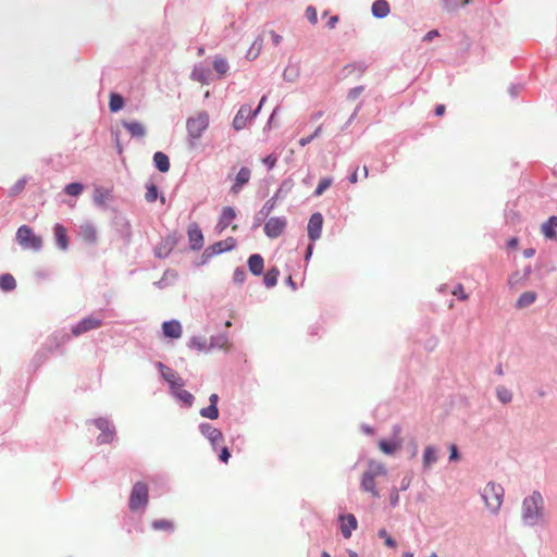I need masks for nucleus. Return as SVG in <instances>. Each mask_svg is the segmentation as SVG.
Wrapping results in <instances>:
<instances>
[{"label":"nucleus","instance_id":"obj_40","mask_svg":"<svg viewBox=\"0 0 557 557\" xmlns=\"http://www.w3.org/2000/svg\"><path fill=\"white\" fill-rule=\"evenodd\" d=\"M377 535L380 539L384 540V544L389 548H396L397 543L396 541L388 534V532L385 529H381L377 532Z\"/></svg>","mask_w":557,"mask_h":557},{"label":"nucleus","instance_id":"obj_38","mask_svg":"<svg viewBox=\"0 0 557 557\" xmlns=\"http://www.w3.org/2000/svg\"><path fill=\"white\" fill-rule=\"evenodd\" d=\"M200 414L203 418L215 420V419L219 418V409H218V407L215 405H210L207 408H202L200 410Z\"/></svg>","mask_w":557,"mask_h":557},{"label":"nucleus","instance_id":"obj_29","mask_svg":"<svg viewBox=\"0 0 557 557\" xmlns=\"http://www.w3.org/2000/svg\"><path fill=\"white\" fill-rule=\"evenodd\" d=\"M535 299H536V294L534 292L522 293L517 300V307L525 308V307L532 305L535 301Z\"/></svg>","mask_w":557,"mask_h":557},{"label":"nucleus","instance_id":"obj_34","mask_svg":"<svg viewBox=\"0 0 557 557\" xmlns=\"http://www.w3.org/2000/svg\"><path fill=\"white\" fill-rule=\"evenodd\" d=\"M173 393L180 400H182L187 406L193 405L194 396L189 392L183 389L182 387H176L175 389H173Z\"/></svg>","mask_w":557,"mask_h":557},{"label":"nucleus","instance_id":"obj_24","mask_svg":"<svg viewBox=\"0 0 557 557\" xmlns=\"http://www.w3.org/2000/svg\"><path fill=\"white\" fill-rule=\"evenodd\" d=\"M372 14L377 18H383L389 13V4L386 0H376L372 4Z\"/></svg>","mask_w":557,"mask_h":557},{"label":"nucleus","instance_id":"obj_51","mask_svg":"<svg viewBox=\"0 0 557 557\" xmlns=\"http://www.w3.org/2000/svg\"><path fill=\"white\" fill-rule=\"evenodd\" d=\"M246 278V273L244 270L242 269H237L235 272H234V281L236 283H243Z\"/></svg>","mask_w":557,"mask_h":557},{"label":"nucleus","instance_id":"obj_33","mask_svg":"<svg viewBox=\"0 0 557 557\" xmlns=\"http://www.w3.org/2000/svg\"><path fill=\"white\" fill-rule=\"evenodd\" d=\"M213 69L216 71L220 77L224 76L228 71V63L226 59L216 57L213 61Z\"/></svg>","mask_w":557,"mask_h":557},{"label":"nucleus","instance_id":"obj_2","mask_svg":"<svg viewBox=\"0 0 557 557\" xmlns=\"http://www.w3.org/2000/svg\"><path fill=\"white\" fill-rule=\"evenodd\" d=\"M544 503L540 492H533L522 503V519L529 525H535L543 520Z\"/></svg>","mask_w":557,"mask_h":557},{"label":"nucleus","instance_id":"obj_6","mask_svg":"<svg viewBox=\"0 0 557 557\" xmlns=\"http://www.w3.org/2000/svg\"><path fill=\"white\" fill-rule=\"evenodd\" d=\"M17 243L28 249L39 250L42 246L40 236L34 234L33 230L27 225H22L16 232Z\"/></svg>","mask_w":557,"mask_h":557},{"label":"nucleus","instance_id":"obj_45","mask_svg":"<svg viewBox=\"0 0 557 557\" xmlns=\"http://www.w3.org/2000/svg\"><path fill=\"white\" fill-rule=\"evenodd\" d=\"M145 198L148 202H153L158 198V189L157 186L151 184L147 187V191Z\"/></svg>","mask_w":557,"mask_h":557},{"label":"nucleus","instance_id":"obj_23","mask_svg":"<svg viewBox=\"0 0 557 557\" xmlns=\"http://www.w3.org/2000/svg\"><path fill=\"white\" fill-rule=\"evenodd\" d=\"M263 267H264V262H263V258L256 253V255H251L248 259V268H249V271L253 274V275H260L263 271Z\"/></svg>","mask_w":557,"mask_h":557},{"label":"nucleus","instance_id":"obj_13","mask_svg":"<svg viewBox=\"0 0 557 557\" xmlns=\"http://www.w3.org/2000/svg\"><path fill=\"white\" fill-rule=\"evenodd\" d=\"M250 177L251 170L247 166H243L234 178V183L231 186V191L235 195L238 194L243 189V187L249 183Z\"/></svg>","mask_w":557,"mask_h":557},{"label":"nucleus","instance_id":"obj_3","mask_svg":"<svg viewBox=\"0 0 557 557\" xmlns=\"http://www.w3.org/2000/svg\"><path fill=\"white\" fill-rule=\"evenodd\" d=\"M209 114L206 111L197 112L187 120L186 128L190 146H195L196 140L202 136L209 126Z\"/></svg>","mask_w":557,"mask_h":557},{"label":"nucleus","instance_id":"obj_60","mask_svg":"<svg viewBox=\"0 0 557 557\" xmlns=\"http://www.w3.org/2000/svg\"><path fill=\"white\" fill-rule=\"evenodd\" d=\"M337 22H338V16L337 15L331 16L329 22H327V27L331 28V29L334 28L336 26Z\"/></svg>","mask_w":557,"mask_h":557},{"label":"nucleus","instance_id":"obj_48","mask_svg":"<svg viewBox=\"0 0 557 557\" xmlns=\"http://www.w3.org/2000/svg\"><path fill=\"white\" fill-rule=\"evenodd\" d=\"M96 426L102 431H109L110 430V423L108 420L103 418H99L95 421Z\"/></svg>","mask_w":557,"mask_h":557},{"label":"nucleus","instance_id":"obj_22","mask_svg":"<svg viewBox=\"0 0 557 557\" xmlns=\"http://www.w3.org/2000/svg\"><path fill=\"white\" fill-rule=\"evenodd\" d=\"M235 246H236L235 238L228 237L224 240H220V242L213 244L210 247V249L212 250L213 253H221V252H225V251H230V250L234 249Z\"/></svg>","mask_w":557,"mask_h":557},{"label":"nucleus","instance_id":"obj_10","mask_svg":"<svg viewBox=\"0 0 557 557\" xmlns=\"http://www.w3.org/2000/svg\"><path fill=\"white\" fill-rule=\"evenodd\" d=\"M158 368L161 372L162 377L169 383L172 391L175 389L176 387L184 386V381L178 375L177 372H175L171 368L164 366L162 362L158 363Z\"/></svg>","mask_w":557,"mask_h":557},{"label":"nucleus","instance_id":"obj_30","mask_svg":"<svg viewBox=\"0 0 557 557\" xmlns=\"http://www.w3.org/2000/svg\"><path fill=\"white\" fill-rule=\"evenodd\" d=\"M496 397L503 404H509L512 400V392L504 386L499 385L496 387Z\"/></svg>","mask_w":557,"mask_h":557},{"label":"nucleus","instance_id":"obj_56","mask_svg":"<svg viewBox=\"0 0 557 557\" xmlns=\"http://www.w3.org/2000/svg\"><path fill=\"white\" fill-rule=\"evenodd\" d=\"M230 457H231V454H230L227 447H223L221 449V454L219 456L220 460L226 463L228 461Z\"/></svg>","mask_w":557,"mask_h":557},{"label":"nucleus","instance_id":"obj_53","mask_svg":"<svg viewBox=\"0 0 557 557\" xmlns=\"http://www.w3.org/2000/svg\"><path fill=\"white\" fill-rule=\"evenodd\" d=\"M25 184H26V181H25V180H21V181H18V182L14 185V187L12 188L11 193H12V194H14V195L18 194L20 191H22V190L24 189Z\"/></svg>","mask_w":557,"mask_h":557},{"label":"nucleus","instance_id":"obj_32","mask_svg":"<svg viewBox=\"0 0 557 557\" xmlns=\"http://www.w3.org/2000/svg\"><path fill=\"white\" fill-rule=\"evenodd\" d=\"M280 275V271L276 268H272L268 270V272L264 274L263 282L267 287H273L277 283V278Z\"/></svg>","mask_w":557,"mask_h":557},{"label":"nucleus","instance_id":"obj_16","mask_svg":"<svg viewBox=\"0 0 557 557\" xmlns=\"http://www.w3.org/2000/svg\"><path fill=\"white\" fill-rule=\"evenodd\" d=\"M79 236L87 244H95L97 242V230L89 223L85 222L79 226Z\"/></svg>","mask_w":557,"mask_h":557},{"label":"nucleus","instance_id":"obj_46","mask_svg":"<svg viewBox=\"0 0 557 557\" xmlns=\"http://www.w3.org/2000/svg\"><path fill=\"white\" fill-rule=\"evenodd\" d=\"M306 16L311 24L314 25L318 23L317 10L313 7H308L306 9Z\"/></svg>","mask_w":557,"mask_h":557},{"label":"nucleus","instance_id":"obj_57","mask_svg":"<svg viewBox=\"0 0 557 557\" xmlns=\"http://www.w3.org/2000/svg\"><path fill=\"white\" fill-rule=\"evenodd\" d=\"M270 36L272 38L273 45L278 46L282 41V36L276 34L274 30H270Z\"/></svg>","mask_w":557,"mask_h":557},{"label":"nucleus","instance_id":"obj_49","mask_svg":"<svg viewBox=\"0 0 557 557\" xmlns=\"http://www.w3.org/2000/svg\"><path fill=\"white\" fill-rule=\"evenodd\" d=\"M113 431L109 430V431H102L101 434L99 435L98 440L101 442V443H109L112 441L113 438Z\"/></svg>","mask_w":557,"mask_h":557},{"label":"nucleus","instance_id":"obj_35","mask_svg":"<svg viewBox=\"0 0 557 557\" xmlns=\"http://www.w3.org/2000/svg\"><path fill=\"white\" fill-rule=\"evenodd\" d=\"M124 106V99L119 94H111L110 101H109V108L112 112H117L121 110Z\"/></svg>","mask_w":557,"mask_h":557},{"label":"nucleus","instance_id":"obj_15","mask_svg":"<svg viewBox=\"0 0 557 557\" xmlns=\"http://www.w3.org/2000/svg\"><path fill=\"white\" fill-rule=\"evenodd\" d=\"M236 218V212L232 207H224L222 209L219 222L215 226L219 234L224 232Z\"/></svg>","mask_w":557,"mask_h":557},{"label":"nucleus","instance_id":"obj_5","mask_svg":"<svg viewBox=\"0 0 557 557\" xmlns=\"http://www.w3.org/2000/svg\"><path fill=\"white\" fill-rule=\"evenodd\" d=\"M148 504V486L144 482H136L129 496V509L136 511L144 509Z\"/></svg>","mask_w":557,"mask_h":557},{"label":"nucleus","instance_id":"obj_61","mask_svg":"<svg viewBox=\"0 0 557 557\" xmlns=\"http://www.w3.org/2000/svg\"><path fill=\"white\" fill-rule=\"evenodd\" d=\"M518 245V239L517 238H511L508 240V247L510 248H516Z\"/></svg>","mask_w":557,"mask_h":557},{"label":"nucleus","instance_id":"obj_25","mask_svg":"<svg viewBox=\"0 0 557 557\" xmlns=\"http://www.w3.org/2000/svg\"><path fill=\"white\" fill-rule=\"evenodd\" d=\"M210 70L206 66L199 65L195 66L191 72V79L199 82L201 84H207L210 78Z\"/></svg>","mask_w":557,"mask_h":557},{"label":"nucleus","instance_id":"obj_17","mask_svg":"<svg viewBox=\"0 0 557 557\" xmlns=\"http://www.w3.org/2000/svg\"><path fill=\"white\" fill-rule=\"evenodd\" d=\"M164 336L170 338H180L182 336V325L178 321H166L162 324Z\"/></svg>","mask_w":557,"mask_h":557},{"label":"nucleus","instance_id":"obj_21","mask_svg":"<svg viewBox=\"0 0 557 557\" xmlns=\"http://www.w3.org/2000/svg\"><path fill=\"white\" fill-rule=\"evenodd\" d=\"M123 126L132 137H144L146 135L145 125L137 121L123 122Z\"/></svg>","mask_w":557,"mask_h":557},{"label":"nucleus","instance_id":"obj_42","mask_svg":"<svg viewBox=\"0 0 557 557\" xmlns=\"http://www.w3.org/2000/svg\"><path fill=\"white\" fill-rule=\"evenodd\" d=\"M84 187L81 183H71L65 186V193L70 196H78L82 194Z\"/></svg>","mask_w":557,"mask_h":557},{"label":"nucleus","instance_id":"obj_59","mask_svg":"<svg viewBox=\"0 0 557 557\" xmlns=\"http://www.w3.org/2000/svg\"><path fill=\"white\" fill-rule=\"evenodd\" d=\"M446 108L444 104H437L435 107V115L436 116H443L445 114Z\"/></svg>","mask_w":557,"mask_h":557},{"label":"nucleus","instance_id":"obj_26","mask_svg":"<svg viewBox=\"0 0 557 557\" xmlns=\"http://www.w3.org/2000/svg\"><path fill=\"white\" fill-rule=\"evenodd\" d=\"M153 162H154V165L157 166V169L162 173H165L170 170L169 157L161 151H157L153 154Z\"/></svg>","mask_w":557,"mask_h":557},{"label":"nucleus","instance_id":"obj_19","mask_svg":"<svg viewBox=\"0 0 557 557\" xmlns=\"http://www.w3.org/2000/svg\"><path fill=\"white\" fill-rule=\"evenodd\" d=\"M53 233L58 247L62 250H66L69 247L66 228L61 224H55L53 227Z\"/></svg>","mask_w":557,"mask_h":557},{"label":"nucleus","instance_id":"obj_20","mask_svg":"<svg viewBox=\"0 0 557 557\" xmlns=\"http://www.w3.org/2000/svg\"><path fill=\"white\" fill-rule=\"evenodd\" d=\"M555 227H557V215H553L544 222L541 226V231L546 238L556 239L557 232L555 231Z\"/></svg>","mask_w":557,"mask_h":557},{"label":"nucleus","instance_id":"obj_44","mask_svg":"<svg viewBox=\"0 0 557 557\" xmlns=\"http://www.w3.org/2000/svg\"><path fill=\"white\" fill-rule=\"evenodd\" d=\"M451 294L462 301L468 300L469 298V295L463 289V285L460 283L454 287Z\"/></svg>","mask_w":557,"mask_h":557},{"label":"nucleus","instance_id":"obj_55","mask_svg":"<svg viewBox=\"0 0 557 557\" xmlns=\"http://www.w3.org/2000/svg\"><path fill=\"white\" fill-rule=\"evenodd\" d=\"M449 450H450L449 460H454V461L459 460L458 449H457V446L455 444H451L449 446Z\"/></svg>","mask_w":557,"mask_h":557},{"label":"nucleus","instance_id":"obj_8","mask_svg":"<svg viewBox=\"0 0 557 557\" xmlns=\"http://www.w3.org/2000/svg\"><path fill=\"white\" fill-rule=\"evenodd\" d=\"M287 226V220L284 216L270 218L264 224V233L270 238H276L283 234Z\"/></svg>","mask_w":557,"mask_h":557},{"label":"nucleus","instance_id":"obj_63","mask_svg":"<svg viewBox=\"0 0 557 557\" xmlns=\"http://www.w3.org/2000/svg\"><path fill=\"white\" fill-rule=\"evenodd\" d=\"M218 399H219L218 395L216 394H212L210 396V398H209L210 405H215L216 406Z\"/></svg>","mask_w":557,"mask_h":557},{"label":"nucleus","instance_id":"obj_54","mask_svg":"<svg viewBox=\"0 0 557 557\" xmlns=\"http://www.w3.org/2000/svg\"><path fill=\"white\" fill-rule=\"evenodd\" d=\"M274 206H275V202L273 200H269L263 206V208L261 210V213H263L265 215L270 214V212L274 209Z\"/></svg>","mask_w":557,"mask_h":557},{"label":"nucleus","instance_id":"obj_41","mask_svg":"<svg viewBox=\"0 0 557 557\" xmlns=\"http://www.w3.org/2000/svg\"><path fill=\"white\" fill-rule=\"evenodd\" d=\"M469 3V0H443V5L447 11H454L459 5H466Z\"/></svg>","mask_w":557,"mask_h":557},{"label":"nucleus","instance_id":"obj_50","mask_svg":"<svg viewBox=\"0 0 557 557\" xmlns=\"http://www.w3.org/2000/svg\"><path fill=\"white\" fill-rule=\"evenodd\" d=\"M277 158L274 154L267 156L262 162L268 166V169H273L276 164Z\"/></svg>","mask_w":557,"mask_h":557},{"label":"nucleus","instance_id":"obj_47","mask_svg":"<svg viewBox=\"0 0 557 557\" xmlns=\"http://www.w3.org/2000/svg\"><path fill=\"white\" fill-rule=\"evenodd\" d=\"M321 129H322V127H321V126H319V127L314 131V133H313L312 135L307 136V137H302V138L299 140V145H300V146H302V147H304V146H306V145H308V144L313 139V138H315L317 136H319V134L321 133Z\"/></svg>","mask_w":557,"mask_h":557},{"label":"nucleus","instance_id":"obj_36","mask_svg":"<svg viewBox=\"0 0 557 557\" xmlns=\"http://www.w3.org/2000/svg\"><path fill=\"white\" fill-rule=\"evenodd\" d=\"M152 528L154 530H161V531H166V532H173L174 530V524L172 521L168 520V519H159V520H154L152 522Z\"/></svg>","mask_w":557,"mask_h":557},{"label":"nucleus","instance_id":"obj_37","mask_svg":"<svg viewBox=\"0 0 557 557\" xmlns=\"http://www.w3.org/2000/svg\"><path fill=\"white\" fill-rule=\"evenodd\" d=\"M16 286L15 278L11 274L0 276V287L3 290H12Z\"/></svg>","mask_w":557,"mask_h":557},{"label":"nucleus","instance_id":"obj_64","mask_svg":"<svg viewBox=\"0 0 557 557\" xmlns=\"http://www.w3.org/2000/svg\"><path fill=\"white\" fill-rule=\"evenodd\" d=\"M410 484V479H404L403 482H401V488L403 490H406Z\"/></svg>","mask_w":557,"mask_h":557},{"label":"nucleus","instance_id":"obj_9","mask_svg":"<svg viewBox=\"0 0 557 557\" xmlns=\"http://www.w3.org/2000/svg\"><path fill=\"white\" fill-rule=\"evenodd\" d=\"M102 325V320L97 317H88L81 320L76 325L72 327V334L79 336L91 330L99 329Z\"/></svg>","mask_w":557,"mask_h":557},{"label":"nucleus","instance_id":"obj_39","mask_svg":"<svg viewBox=\"0 0 557 557\" xmlns=\"http://www.w3.org/2000/svg\"><path fill=\"white\" fill-rule=\"evenodd\" d=\"M262 49V39L261 38H257L251 47L249 48L248 52H247V57L250 58V59H256L260 51Z\"/></svg>","mask_w":557,"mask_h":557},{"label":"nucleus","instance_id":"obj_12","mask_svg":"<svg viewBox=\"0 0 557 557\" xmlns=\"http://www.w3.org/2000/svg\"><path fill=\"white\" fill-rule=\"evenodd\" d=\"M322 224H323V216L321 213L317 212L313 213L308 223V236L311 240H317L321 236L322 231Z\"/></svg>","mask_w":557,"mask_h":557},{"label":"nucleus","instance_id":"obj_28","mask_svg":"<svg viewBox=\"0 0 557 557\" xmlns=\"http://www.w3.org/2000/svg\"><path fill=\"white\" fill-rule=\"evenodd\" d=\"M423 467L425 469L430 468L437 461L436 449L432 446H426L423 451Z\"/></svg>","mask_w":557,"mask_h":557},{"label":"nucleus","instance_id":"obj_27","mask_svg":"<svg viewBox=\"0 0 557 557\" xmlns=\"http://www.w3.org/2000/svg\"><path fill=\"white\" fill-rule=\"evenodd\" d=\"M401 446V442L400 441H386V440H381L379 442V447L380 449L386 454V455H393L395 454Z\"/></svg>","mask_w":557,"mask_h":557},{"label":"nucleus","instance_id":"obj_1","mask_svg":"<svg viewBox=\"0 0 557 557\" xmlns=\"http://www.w3.org/2000/svg\"><path fill=\"white\" fill-rule=\"evenodd\" d=\"M386 476L387 470L382 462L375 460L369 461L368 468L361 476V490L366 493L371 494L372 497L379 498V480L386 479Z\"/></svg>","mask_w":557,"mask_h":557},{"label":"nucleus","instance_id":"obj_4","mask_svg":"<svg viewBox=\"0 0 557 557\" xmlns=\"http://www.w3.org/2000/svg\"><path fill=\"white\" fill-rule=\"evenodd\" d=\"M504 487L495 482H488L482 491V497L484 499L486 508L492 513H497L500 509L504 498Z\"/></svg>","mask_w":557,"mask_h":557},{"label":"nucleus","instance_id":"obj_62","mask_svg":"<svg viewBox=\"0 0 557 557\" xmlns=\"http://www.w3.org/2000/svg\"><path fill=\"white\" fill-rule=\"evenodd\" d=\"M349 182L356 184L358 182L357 170L349 176Z\"/></svg>","mask_w":557,"mask_h":557},{"label":"nucleus","instance_id":"obj_43","mask_svg":"<svg viewBox=\"0 0 557 557\" xmlns=\"http://www.w3.org/2000/svg\"><path fill=\"white\" fill-rule=\"evenodd\" d=\"M332 184V178L330 177H324L322 180H320L315 190H314V195L315 196H321Z\"/></svg>","mask_w":557,"mask_h":557},{"label":"nucleus","instance_id":"obj_58","mask_svg":"<svg viewBox=\"0 0 557 557\" xmlns=\"http://www.w3.org/2000/svg\"><path fill=\"white\" fill-rule=\"evenodd\" d=\"M440 36L438 32L436 29L430 30L426 33V35L423 37V40L431 41L433 38Z\"/></svg>","mask_w":557,"mask_h":557},{"label":"nucleus","instance_id":"obj_11","mask_svg":"<svg viewBox=\"0 0 557 557\" xmlns=\"http://www.w3.org/2000/svg\"><path fill=\"white\" fill-rule=\"evenodd\" d=\"M200 431L202 435H205L210 441L214 448H216L224 441L222 432L209 423L200 424Z\"/></svg>","mask_w":557,"mask_h":557},{"label":"nucleus","instance_id":"obj_18","mask_svg":"<svg viewBox=\"0 0 557 557\" xmlns=\"http://www.w3.org/2000/svg\"><path fill=\"white\" fill-rule=\"evenodd\" d=\"M341 531L345 539L351 536V532L357 528V520L354 515L341 517Z\"/></svg>","mask_w":557,"mask_h":557},{"label":"nucleus","instance_id":"obj_14","mask_svg":"<svg viewBox=\"0 0 557 557\" xmlns=\"http://www.w3.org/2000/svg\"><path fill=\"white\" fill-rule=\"evenodd\" d=\"M187 234H188L190 248L193 250H200L203 246V235H202V232H201L200 227L198 226V224L191 223L188 226Z\"/></svg>","mask_w":557,"mask_h":557},{"label":"nucleus","instance_id":"obj_7","mask_svg":"<svg viewBox=\"0 0 557 557\" xmlns=\"http://www.w3.org/2000/svg\"><path fill=\"white\" fill-rule=\"evenodd\" d=\"M264 101L265 97L263 96L260 100L258 108L255 111L251 109L249 104L242 106L233 120V127L236 131L245 128L247 123L258 114Z\"/></svg>","mask_w":557,"mask_h":557},{"label":"nucleus","instance_id":"obj_52","mask_svg":"<svg viewBox=\"0 0 557 557\" xmlns=\"http://www.w3.org/2000/svg\"><path fill=\"white\" fill-rule=\"evenodd\" d=\"M399 500V494L397 488H393L389 495V502L393 507H395L398 504Z\"/></svg>","mask_w":557,"mask_h":557},{"label":"nucleus","instance_id":"obj_31","mask_svg":"<svg viewBox=\"0 0 557 557\" xmlns=\"http://www.w3.org/2000/svg\"><path fill=\"white\" fill-rule=\"evenodd\" d=\"M173 245H174V243L170 239H165L164 242H161L156 247V256L159 258H165L172 250Z\"/></svg>","mask_w":557,"mask_h":557}]
</instances>
